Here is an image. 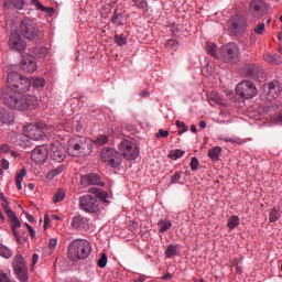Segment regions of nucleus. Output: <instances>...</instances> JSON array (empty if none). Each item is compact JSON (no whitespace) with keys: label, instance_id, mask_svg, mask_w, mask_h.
<instances>
[{"label":"nucleus","instance_id":"obj_1","mask_svg":"<svg viewBox=\"0 0 282 282\" xmlns=\"http://www.w3.org/2000/svg\"><path fill=\"white\" fill-rule=\"evenodd\" d=\"M0 100L2 105L9 107V109H17L18 111H25V109H35L39 101L34 96L21 95L14 88L4 86L0 90Z\"/></svg>","mask_w":282,"mask_h":282},{"label":"nucleus","instance_id":"obj_2","mask_svg":"<svg viewBox=\"0 0 282 282\" xmlns=\"http://www.w3.org/2000/svg\"><path fill=\"white\" fill-rule=\"evenodd\" d=\"M68 259L83 261L91 254V243L85 239H75L68 245Z\"/></svg>","mask_w":282,"mask_h":282},{"label":"nucleus","instance_id":"obj_3","mask_svg":"<svg viewBox=\"0 0 282 282\" xmlns=\"http://www.w3.org/2000/svg\"><path fill=\"white\" fill-rule=\"evenodd\" d=\"M20 32L28 41H37L43 36V33L39 29V24L34 19L23 18L20 22Z\"/></svg>","mask_w":282,"mask_h":282},{"label":"nucleus","instance_id":"obj_4","mask_svg":"<svg viewBox=\"0 0 282 282\" xmlns=\"http://www.w3.org/2000/svg\"><path fill=\"white\" fill-rule=\"evenodd\" d=\"M219 55L223 63H228L229 65H236L241 61V51L239 50V45L235 42H230L219 50Z\"/></svg>","mask_w":282,"mask_h":282},{"label":"nucleus","instance_id":"obj_5","mask_svg":"<svg viewBox=\"0 0 282 282\" xmlns=\"http://www.w3.org/2000/svg\"><path fill=\"white\" fill-rule=\"evenodd\" d=\"M23 135L28 142L43 140L45 138V123H30L23 127Z\"/></svg>","mask_w":282,"mask_h":282},{"label":"nucleus","instance_id":"obj_6","mask_svg":"<svg viewBox=\"0 0 282 282\" xmlns=\"http://www.w3.org/2000/svg\"><path fill=\"white\" fill-rule=\"evenodd\" d=\"M68 151L75 158H87L94 151V144L87 139H80L76 143L70 144Z\"/></svg>","mask_w":282,"mask_h":282},{"label":"nucleus","instance_id":"obj_7","mask_svg":"<svg viewBox=\"0 0 282 282\" xmlns=\"http://www.w3.org/2000/svg\"><path fill=\"white\" fill-rule=\"evenodd\" d=\"M258 94L257 86L250 80H242L236 86V95L246 100L254 98Z\"/></svg>","mask_w":282,"mask_h":282},{"label":"nucleus","instance_id":"obj_8","mask_svg":"<svg viewBox=\"0 0 282 282\" xmlns=\"http://www.w3.org/2000/svg\"><path fill=\"white\" fill-rule=\"evenodd\" d=\"M119 152L122 154L124 160L133 161L138 160L140 155V150L135 143L131 142L130 140H123L118 145Z\"/></svg>","mask_w":282,"mask_h":282},{"label":"nucleus","instance_id":"obj_9","mask_svg":"<svg viewBox=\"0 0 282 282\" xmlns=\"http://www.w3.org/2000/svg\"><path fill=\"white\" fill-rule=\"evenodd\" d=\"M101 161L111 166V169H118L122 164V155L113 148L104 149L101 152Z\"/></svg>","mask_w":282,"mask_h":282},{"label":"nucleus","instance_id":"obj_10","mask_svg":"<svg viewBox=\"0 0 282 282\" xmlns=\"http://www.w3.org/2000/svg\"><path fill=\"white\" fill-rule=\"evenodd\" d=\"M12 268L18 281H30V275L28 274V267L25 265V260H23V256L18 254L14 257L12 261Z\"/></svg>","mask_w":282,"mask_h":282},{"label":"nucleus","instance_id":"obj_11","mask_svg":"<svg viewBox=\"0 0 282 282\" xmlns=\"http://www.w3.org/2000/svg\"><path fill=\"white\" fill-rule=\"evenodd\" d=\"M79 208L85 213H98V199L89 194L80 196Z\"/></svg>","mask_w":282,"mask_h":282},{"label":"nucleus","instance_id":"obj_12","mask_svg":"<svg viewBox=\"0 0 282 282\" xmlns=\"http://www.w3.org/2000/svg\"><path fill=\"white\" fill-rule=\"evenodd\" d=\"M228 26L232 34H241L248 28V22L243 15H234L229 19Z\"/></svg>","mask_w":282,"mask_h":282},{"label":"nucleus","instance_id":"obj_13","mask_svg":"<svg viewBox=\"0 0 282 282\" xmlns=\"http://www.w3.org/2000/svg\"><path fill=\"white\" fill-rule=\"evenodd\" d=\"M50 155L54 162H63V160H65V148L63 147V143L53 141L50 148Z\"/></svg>","mask_w":282,"mask_h":282},{"label":"nucleus","instance_id":"obj_14","mask_svg":"<svg viewBox=\"0 0 282 282\" xmlns=\"http://www.w3.org/2000/svg\"><path fill=\"white\" fill-rule=\"evenodd\" d=\"M9 47L10 50H14V52H25V41L21 37L19 32L11 33L9 37Z\"/></svg>","mask_w":282,"mask_h":282},{"label":"nucleus","instance_id":"obj_15","mask_svg":"<svg viewBox=\"0 0 282 282\" xmlns=\"http://www.w3.org/2000/svg\"><path fill=\"white\" fill-rule=\"evenodd\" d=\"M47 147L39 145L31 153V160L35 162V164H45L47 161Z\"/></svg>","mask_w":282,"mask_h":282},{"label":"nucleus","instance_id":"obj_16","mask_svg":"<svg viewBox=\"0 0 282 282\" xmlns=\"http://www.w3.org/2000/svg\"><path fill=\"white\" fill-rule=\"evenodd\" d=\"M80 184L84 188H87V186H105L100 175L94 173L82 176Z\"/></svg>","mask_w":282,"mask_h":282},{"label":"nucleus","instance_id":"obj_17","mask_svg":"<svg viewBox=\"0 0 282 282\" xmlns=\"http://www.w3.org/2000/svg\"><path fill=\"white\" fill-rule=\"evenodd\" d=\"M21 69L25 74H34L36 72V62L32 55L24 54L20 63Z\"/></svg>","mask_w":282,"mask_h":282},{"label":"nucleus","instance_id":"obj_18","mask_svg":"<svg viewBox=\"0 0 282 282\" xmlns=\"http://www.w3.org/2000/svg\"><path fill=\"white\" fill-rule=\"evenodd\" d=\"M282 87L279 80H273L268 84V93L267 98L268 100H276L279 96H281Z\"/></svg>","mask_w":282,"mask_h":282},{"label":"nucleus","instance_id":"obj_19","mask_svg":"<svg viewBox=\"0 0 282 282\" xmlns=\"http://www.w3.org/2000/svg\"><path fill=\"white\" fill-rule=\"evenodd\" d=\"M261 72L259 67L254 64H245L241 67V73L246 76V78H254Z\"/></svg>","mask_w":282,"mask_h":282},{"label":"nucleus","instance_id":"obj_20","mask_svg":"<svg viewBox=\"0 0 282 282\" xmlns=\"http://www.w3.org/2000/svg\"><path fill=\"white\" fill-rule=\"evenodd\" d=\"M0 122L10 127L14 122V112L3 108L0 110Z\"/></svg>","mask_w":282,"mask_h":282},{"label":"nucleus","instance_id":"obj_21","mask_svg":"<svg viewBox=\"0 0 282 282\" xmlns=\"http://www.w3.org/2000/svg\"><path fill=\"white\" fill-rule=\"evenodd\" d=\"M22 77L23 76L17 72L9 73L7 76V87H10L11 89L13 87V89H17V87H19V83H21Z\"/></svg>","mask_w":282,"mask_h":282},{"label":"nucleus","instance_id":"obj_22","mask_svg":"<svg viewBox=\"0 0 282 282\" xmlns=\"http://www.w3.org/2000/svg\"><path fill=\"white\" fill-rule=\"evenodd\" d=\"M265 2L263 0H253L249 3V10L252 14H259L261 12H265Z\"/></svg>","mask_w":282,"mask_h":282},{"label":"nucleus","instance_id":"obj_23","mask_svg":"<svg viewBox=\"0 0 282 282\" xmlns=\"http://www.w3.org/2000/svg\"><path fill=\"white\" fill-rule=\"evenodd\" d=\"M70 226L74 230H83L87 226V218L76 215L73 217Z\"/></svg>","mask_w":282,"mask_h":282},{"label":"nucleus","instance_id":"obj_24","mask_svg":"<svg viewBox=\"0 0 282 282\" xmlns=\"http://www.w3.org/2000/svg\"><path fill=\"white\" fill-rule=\"evenodd\" d=\"M30 87H32V80H30L28 77H22L15 89H18L17 91H19V94H25Z\"/></svg>","mask_w":282,"mask_h":282},{"label":"nucleus","instance_id":"obj_25","mask_svg":"<svg viewBox=\"0 0 282 282\" xmlns=\"http://www.w3.org/2000/svg\"><path fill=\"white\" fill-rule=\"evenodd\" d=\"M263 61H265V63H269V65H281L282 63L281 56L279 54L272 53H267L265 55H263Z\"/></svg>","mask_w":282,"mask_h":282},{"label":"nucleus","instance_id":"obj_26","mask_svg":"<svg viewBox=\"0 0 282 282\" xmlns=\"http://www.w3.org/2000/svg\"><path fill=\"white\" fill-rule=\"evenodd\" d=\"M180 256V245H169L165 250L166 259H173V257Z\"/></svg>","mask_w":282,"mask_h":282},{"label":"nucleus","instance_id":"obj_27","mask_svg":"<svg viewBox=\"0 0 282 282\" xmlns=\"http://www.w3.org/2000/svg\"><path fill=\"white\" fill-rule=\"evenodd\" d=\"M205 50H206V53L209 54V56H213V58H216V61H219V55L217 54V44L212 42H206Z\"/></svg>","mask_w":282,"mask_h":282},{"label":"nucleus","instance_id":"obj_28","mask_svg":"<svg viewBox=\"0 0 282 282\" xmlns=\"http://www.w3.org/2000/svg\"><path fill=\"white\" fill-rule=\"evenodd\" d=\"M10 4L13 6V8H17V10H23L25 6L24 0H6L3 6L7 9H10Z\"/></svg>","mask_w":282,"mask_h":282},{"label":"nucleus","instance_id":"obj_29","mask_svg":"<svg viewBox=\"0 0 282 282\" xmlns=\"http://www.w3.org/2000/svg\"><path fill=\"white\" fill-rule=\"evenodd\" d=\"M28 175V170L22 169L20 172H17L15 174V186L18 191H21L23 188V185L21 184L23 182V177Z\"/></svg>","mask_w":282,"mask_h":282},{"label":"nucleus","instance_id":"obj_30","mask_svg":"<svg viewBox=\"0 0 282 282\" xmlns=\"http://www.w3.org/2000/svg\"><path fill=\"white\" fill-rule=\"evenodd\" d=\"M159 226V232H166L167 230H171L173 228V223L169 219H162L158 223Z\"/></svg>","mask_w":282,"mask_h":282},{"label":"nucleus","instance_id":"obj_31","mask_svg":"<svg viewBox=\"0 0 282 282\" xmlns=\"http://www.w3.org/2000/svg\"><path fill=\"white\" fill-rule=\"evenodd\" d=\"M33 3L36 8H39L41 10V12H45L46 14H48V17L54 15V8L53 7H45L39 0H33Z\"/></svg>","mask_w":282,"mask_h":282},{"label":"nucleus","instance_id":"obj_32","mask_svg":"<svg viewBox=\"0 0 282 282\" xmlns=\"http://www.w3.org/2000/svg\"><path fill=\"white\" fill-rule=\"evenodd\" d=\"M219 155H221L220 147H215L208 151V158L213 160V162H219Z\"/></svg>","mask_w":282,"mask_h":282},{"label":"nucleus","instance_id":"obj_33","mask_svg":"<svg viewBox=\"0 0 282 282\" xmlns=\"http://www.w3.org/2000/svg\"><path fill=\"white\" fill-rule=\"evenodd\" d=\"M132 6L138 8V10L149 12V2H147V0H132Z\"/></svg>","mask_w":282,"mask_h":282},{"label":"nucleus","instance_id":"obj_34","mask_svg":"<svg viewBox=\"0 0 282 282\" xmlns=\"http://www.w3.org/2000/svg\"><path fill=\"white\" fill-rule=\"evenodd\" d=\"M63 171H65V165H59L54 170H51L47 175L46 178L47 180H54L56 177V175H61V173H63Z\"/></svg>","mask_w":282,"mask_h":282},{"label":"nucleus","instance_id":"obj_35","mask_svg":"<svg viewBox=\"0 0 282 282\" xmlns=\"http://www.w3.org/2000/svg\"><path fill=\"white\" fill-rule=\"evenodd\" d=\"M185 151L184 150H172L169 154H167V158L170 160H180V158H184L185 155Z\"/></svg>","mask_w":282,"mask_h":282},{"label":"nucleus","instance_id":"obj_36","mask_svg":"<svg viewBox=\"0 0 282 282\" xmlns=\"http://www.w3.org/2000/svg\"><path fill=\"white\" fill-rule=\"evenodd\" d=\"M280 218H281V213L278 212L276 207H273L269 214L270 224H274L275 221H279Z\"/></svg>","mask_w":282,"mask_h":282},{"label":"nucleus","instance_id":"obj_37","mask_svg":"<svg viewBox=\"0 0 282 282\" xmlns=\"http://www.w3.org/2000/svg\"><path fill=\"white\" fill-rule=\"evenodd\" d=\"M32 87L35 89H41V87H45V78L43 77H35L31 80Z\"/></svg>","mask_w":282,"mask_h":282},{"label":"nucleus","instance_id":"obj_38","mask_svg":"<svg viewBox=\"0 0 282 282\" xmlns=\"http://www.w3.org/2000/svg\"><path fill=\"white\" fill-rule=\"evenodd\" d=\"M89 193H91L93 195H96V197H99L100 199H104V202H106L108 194L100 191V188L98 187H93L89 189Z\"/></svg>","mask_w":282,"mask_h":282},{"label":"nucleus","instance_id":"obj_39","mask_svg":"<svg viewBox=\"0 0 282 282\" xmlns=\"http://www.w3.org/2000/svg\"><path fill=\"white\" fill-rule=\"evenodd\" d=\"M0 257H3L4 259H10L12 257V250L0 243Z\"/></svg>","mask_w":282,"mask_h":282},{"label":"nucleus","instance_id":"obj_40","mask_svg":"<svg viewBox=\"0 0 282 282\" xmlns=\"http://www.w3.org/2000/svg\"><path fill=\"white\" fill-rule=\"evenodd\" d=\"M227 226H228L229 230H235V228H237V226H239V216H231L228 219Z\"/></svg>","mask_w":282,"mask_h":282},{"label":"nucleus","instance_id":"obj_41","mask_svg":"<svg viewBox=\"0 0 282 282\" xmlns=\"http://www.w3.org/2000/svg\"><path fill=\"white\" fill-rule=\"evenodd\" d=\"M115 43L119 46L122 47V45H127V36L124 34H116L115 35Z\"/></svg>","mask_w":282,"mask_h":282},{"label":"nucleus","instance_id":"obj_42","mask_svg":"<svg viewBox=\"0 0 282 282\" xmlns=\"http://www.w3.org/2000/svg\"><path fill=\"white\" fill-rule=\"evenodd\" d=\"M65 199V191L58 189L56 194L53 196V203L58 204V202H63Z\"/></svg>","mask_w":282,"mask_h":282},{"label":"nucleus","instance_id":"obj_43","mask_svg":"<svg viewBox=\"0 0 282 282\" xmlns=\"http://www.w3.org/2000/svg\"><path fill=\"white\" fill-rule=\"evenodd\" d=\"M180 180H182V172L176 171L170 180V184H180Z\"/></svg>","mask_w":282,"mask_h":282},{"label":"nucleus","instance_id":"obj_44","mask_svg":"<svg viewBox=\"0 0 282 282\" xmlns=\"http://www.w3.org/2000/svg\"><path fill=\"white\" fill-rule=\"evenodd\" d=\"M176 127L178 129V135H182V133H186V131H188L186 123H184L183 121L177 120Z\"/></svg>","mask_w":282,"mask_h":282},{"label":"nucleus","instance_id":"obj_45","mask_svg":"<svg viewBox=\"0 0 282 282\" xmlns=\"http://www.w3.org/2000/svg\"><path fill=\"white\" fill-rule=\"evenodd\" d=\"M109 142V137L107 135H99L96 140H95V144H98V147H102L104 144H107Z\"/></svg>","mask_w":282,"mask_h":282},{"label":"nucleus","instance_id":"obj_46","mask_svg":"<svg viewBox=\"0 0 282 282\" xmlns=\"http://www.w3.org/2000/svg\"><path fill=\"white\" fill-rule=\"evenodd\" d=\"M107 261H108L107 253H102L100 259L97 261V265L99 268H107Z\"/></svg>","mask_w":282,"mask_h":282},{"label":"nucleus","instance_id":"obj_47","mask_svg":"<svg viewBox=\"0 0 282 282\" xmlns=\"http://www.w3.org/2000/svg\"><path fill=\"white\" fill-rule=\"evenodd\" d=\"M10 221H11V230H18V228H21V220H19V217H15Z\"/></svg>","mask_w":282,"mask_h":282},{"label":"nucleus","instance_id":"obj_48","mask_svg":"<svg viewBox=\"0 0 282 282\" xmlns=\"http://www.w3.org/2000/svg\"><path fill=\"white\" fill-rule=\"evenodd\" d=\"M13 237H15V241L19 246H21L22 241H23V236H21V234L19 232V229H13Z\"/></svg>","mask_w":282,"mask_h":282},{"label":"nucleus","instance_id":"obj_49","mask_svg":"<svg viewBox=\"0 0 282 282\" xmlns=\"http://www.w3.org/2000/svg\"><path fill=\"white\" fill-rule=\"evenodd\" d=\"M192 171H197V167L199 166V160L195 156L191 159V164H189Z\"/></svg>","mask_w":282,"mask_h":282},{"label":"nucleus","instance_id":"obj_50","mask_svg":"<svg viewBox=\"0 0 282 282\" xmlns=\"http://www.w3.org/2000/svg\"><path fill=\"white\" fill-rule=\"evenodd\" d=\"M264 31H265V23H259V24L253 29V32H256V34H263Z\"/></svg>","mask_w":282,"mask_h":282},{"label":"nucleus","instance_id":"obj_51","mask_svg":"<svg viewBox=\"0 0 282 282\" xmlns=\"http://www.w3.org/2000/svg\"><path fill=\"white\" fill-rule=\"evenodd\" d=\"M180 43L176 40H167L166 46L171 47L172 50L176 51Z\"/></svg>","mask_w":282,"mask_h":282},{"label":"nucleus","instance_id":"obj_52","mask_svg":"<svg viewBox=\"0 0 282 282\" xmlns=\"http://www.w3.org/2000/svg\"><path fill=\"white\" fill-rule=\"evenodd\" d=\"M56 246H58V239L52 238L48 241V249L50 250H56Z\"/></svg>","mask_w":282,"mask_h":282},{"label":"nucleus","instance_id":"obj_53","mask_svg":"<svg viewBox=\"0 0 282 282\" xmlns=\"http://www.w3.org/2000/svg\"><path fill=\"white\" fill-rule=\"evenodd\" d=\"M156 138H169V130L160 129L159 132L156 133Z\"/></svg>","mask_w":282,"mask_h":282},{"label":"nucleus","instance_id":"obj_54","mask_svg":"<svg viewBox=\"0 0 282 282\" xmlns=\"http://www.w3.org/2000/svg\"><path fill=\"white\" fill-rule=\"evenodd\" d=\"M4 213L7 214V216L9 217V219H10V221H12L13 219H15L17 218V214H14L13 212H12V209H7V210H4Z\"/></svg>","mask_w":282,"mask_h":282},{"label":"nucleus","instance_id":"obj_55","mask_svg":"<svg viewBox=\"0 0 282 282\" xmlns=\"http://www.w3.org/2000/svg\"><path fill=\"white\" fill-rule=\"evenodd\" d=\"M25 226L29 230L30 237H32V239H34V237H36V231L34 230V228H32V226H30V224H25Z\"/></svg>","mask_w":282,"mask_h":282},{"label":"nucleus","instance_id":"obj_56","mask_svg":"<svg viewBox=\"0 0 282 282\" xmlns=\"http://www.w3.org/2000/svg\"><path fill=\"white\" fill-rule=\"evenodd\" d=\"M0 282H12V280H10V278L8 276V274H6V273H0Z\"/></svg>","mask_w":282,"mask_h":282},{"label":"nucleus","instance_id":"obj_57","mask_svg":"<svg viewBox=\"0 0 282 282\" xmlns=\"http://www.w3.org/2000/svg\"><path fill=\"white\" fill-rule=\"evenodd\" d=\"M1 166L4 169V171H8L10 169V162L6 159L1 161Z\"/></svg>","mask_w":282,"mask_h":282},{"label":"nucleus","instance_id":"obj_58","mask_svg":"<svg viewBox=\"0 0 282 282\" xmlns=\"http://www.w3.org/2000/svg\"><path fill=\"white\" fill-rule=\"evenodd\" d=\"M212 102H215L216 105H224V99L220 97H213Z\"/></svg>","mask_w":282,"mask_h":282},{"label":"nucleus","instance_id":"obj_59","mask_svg":"<svg viewBox=\"0 0 282 282\" xmlns=\"http://www.w3.org/2000/svg\"><path fill=\"white\" fill-rule=\"evenodd\" d=\"M2 208H4V212L10 209V203L8 202V198L2 200Z\"/></svg>","mask_w":282,"mask_h":282},{"label":"nucleus","instance_id":"obj_60","mask_svg":"<svg viewBox=\"0 0 282 282\" xmlns=\"http://www.w3.org/2000/svg\"><path fill=\"white\" fill-rule=\"evenodd\" d=\"M0 151H1L2 153H8V151H10V145L3 144V145L0 148Z\"/></svg>","mask_w":282,"mask_h":282},{"label":"nucleus","instance_id":"obj_61","mask_svg":"<svg viewBox=\"0 0 282 282\" xmlns=\"http://www.w3.org/2000/svg\"><path fill=\"white\" fill-rule=\"evenodd\" d=\"M39 263V254L34 253L32 256V265H36Z\"/></svg>","mask_w":282,"mask_h":282},{"label":"nucleus","instance_id":"obj_62","mask_svg":"<svg viewBox=\"0 0 282 282\" xmlns=\"http://www.w3.org/2000/svg\"><path fill=\"white\" fill-rule=\"evenodd\" d=\"M140 96H141V98H149V96H151V94L149 93V90H142Z\"/></svg>","mask_w":282,"mask_h":282},{"label":"nucleus","instance_id":"obj_63","mask_svg":"<svg viewBox=\"0 0 282 282\" xmlns=\"http://www.w3.org/2000/svg\"><path fill=\"white\" fill-rule=\"evenodd\" d=\"M144 281H147V276H144V275H141L134 280V282H144Z\"/></svg>","mask_w":282,"mask_h":282},{"label":"nucleus","instance_id":"obj_64","mask_svg":"<svg viewBox=\"0 0 282 282\" xmlns=\"http://www.w3.org/2000/svg\"><path fill=\"white\" fill-rule=\"evenodd\" d=\"M276 119H278V122H282V112H279V113H278Z\"/></svg>","mask_w":282,"mask_h":282}]
</instances>
